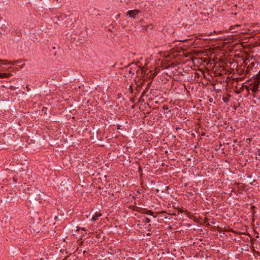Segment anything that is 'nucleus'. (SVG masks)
Masks as SVG:
<instances>
[{
	"mask_svg": "<svg viewBox=\"0 0 260 260\" xmlns=\"http://www.w3.org/2000/svg\"><path fill=\"white\" fill-rule=\"evenodd\" d=\"M249 87L253 92V96L255 97V93L258 90L260 84V75L257 74L254 75L250 79L248 80Z\"/></svg>",
	"mask_w": 260,
	"mask_h": 260,
	"instance_id": "1",
	"label": "nucleus"
},
{
	"mask_svg": "<svg viewBox=\"0 0 260 260\" xmlns=\"http://www.w3.org/2000/svg\"><path fill=\"white\" fill-rule=\"evenodd\" d=\"M140 13L139 10H129L126 12V15L130 17L135 18L136 16Z\"/></svg>",
	"mask_w": 260,
	"mask_h": 260,
	"instance_id": "2",
	"label": "nucleus"
},
{
	"mask_svg": "<svg viewBox=\"0 0 260 260\" xmlns=\"http://www.w3.org/2000/svg\"><path fill=\"white\" fill-rule=\"evenodd\" d=\"M102 216V214L100 213H96L95 215L92 217L91 220L93 221H95L98 218Z\"/></svg>",
	"mask_w": 260,
	"mask_h": 260,
	"instance_id": "3",
	"label": "nucleus"
},
{
	"mask_svg": "<svg viewBox=\"0 0 260 260\" xmlns=\"http://www.w3.org/2000/svg\"><path fill=\"white\" fill-rule=\"evenodd\" d=\"M11 76V74L2 73H0V78H8Z\"/></svg>",
	"mask_w": 260,
	"mask_h": 260,
	"instance_id": "4",
	"label": "nucleus"
},
{
	"mask_svg": "<svg viewBox=\"0 0 260 260\" xmlns=\"http://www.w3.org/2000/svg\"><path fill=\"white\" fill-rule=\"evenodd\" d=\"M231 96V95L229 94L227 95L226 96H223L222 98V101L225 103H227L230 101V98Z\"/></svg>",
	"mask_w": 260,
	"mask_h": 260,
	"instance_id": "5",
	"label": "nucleus"
},
{
	"mask_svg": "<svg viewBox=\"0 0 260 260\" xmlns=\"http://www.w3.org/2000/svg\"><path fill=\"white\" fill-rule=\"evenodd\" d=\"M143 213L144 214H147V215L153 216V217L154 218L156 217L155 216H154L153 212L152 211H151V210H147L146 211L144 212Z\"/></svg>",
	"mask_w": 260,
	"mask_h": 260,
	"instance_id": "6",
	"label": "nucleus"
},
{
	"mask_svg": "<svg viewBox=\"0 0 260 260\" xmlns=\"http://www.w3.org/2000/svg\"><path fill=\"white\" fill-rule=\"evenodd\" d=\"M145 94V91H144L140 96V98L139 99L138 102L140 103H143L144 102V99H143V96Z\"/></svg>",
	"mask_w": 260,
	"mask_h": 260,
	"instance_id": "7",
	"label": "nucleus"
},
{
	"mask_svg": "<svg viewBox=\"0 0 260 260\" xmlns=\"http://www.w3.org/2000/svg\"><path fill=\"white\" fill-rule=\"evenodd\" d=\"M242 87L243 88H245L248 91H249L250 90V88L249 87V83L247 81V84L244 85V84H242Z\"/></svg>",
	"mask_w": 260,
	"mask_h": 260,
	"instance_id": "8",
	"label": "nucleus"
},
{
	"mask_svg": "<svg viewBox=\"0 0 260 260\" xmlns=\"http://www.w3.org/2000/svg\"><path fill=\"white\" fill-rule=\"evenodd\" d=\"M144 219H145L144 222L145 223H149L151 221L150 219L148 217H144Z\"/></svg>",
	"mask_w": 260,
	"mask_h": 260,
	"instance_id": "9",
	"label": "nucleus"
},
{
	"mask_svg": "<svg viewBox=\"0 0 260 260\" xmlns=\"http://www.w3.org/2000/svg\"><path fill=\"white\" fill-rule=\"evenodd\" d=\"M152 28H153V26H152V24H150L146 26V29H149L151 30V29H152Z\"/></svg>",
	"mask_w": 260,
	"mask_h": 260,
	"instance_id": "10",
	"label": "nucleus"
},
{
	"mask_svg": "<svg viewBox=\"0 0 260 260\" xmlns=\"http://www.w3.org/2000/svg\"><path fill=\"white\" fill-rule=\"evenodd\" d=\"M151 82H149V83H148L147 84V86H146V88H145V91H146V90H147L150 88V86H151Z\"/></svg>",
	"mask_w": 260,
	"mask_h": 260,
	"instance_id": "11",
	"label": "nucleus"
},
{
	"mask_svg": "<svg viewBox=\"0 0 260 260\" xmlns=\"http://www.w3.org/2000/svg\"><path fill=\"white\" fill-rule=\"evenodd\" d=\"M20 62V60H16V61H14L13 62H12V63H11V62H9V64H12V65H15V64H16L17 63H18V62Z\"/></svg>",
	"mask_w": 260,
	"mask_h": 260,
	"instance_id": "12",
	"label": "nucleus"
},
{
	"mask_svg": "<svg viewBox=\"0 0 260 260\" xmlns=\"http://www.w3.org/2000/svg\"><path fill=\"white\" fill-rule=\"evenodd\" d=\"M77 231H78V230H79V229H80V228H79V226H77ZM81 229L84 231H86V230L84 228H81Z\"/></svg>",
	"mask_w": 260,
	"mask_h": 260,
	"instance_id": "13",
	"label": "nucleus"
},
{
	"mask_svg": "<svg viewBox=\"0 0 260 260\" xmlns=\"http://www.w3.org/2000/svg\"><path fill=\"white\" fill-rule=\"evenodd\" d=\"M129 90L130 91V92L133 93V87H132L131 85L129 87Z\"/></svg>",
	"mask_w": 260,
	"mask_h": 260,
	"instance_id": "14",
	"label": "nucleus"
},
{
	"mask_svg": "<svg viewBox=\"0 0 260 260\" xmlns=\"http://www.w3.org/2000/svg\"><path fill=\"white\" fill-rule=\"evenodd\" d=\"M162 108L164 110H167L169 109L168 107H166V106H164Z\"/></svg>",
	"mask_w": 260,
	"mask_h": 260,
	"instance_id": "15",
	"label": "nucleus"
},
{
	"mask_svg": "<svg viewBox=\"0 0 260 260\" xmlns=\"http://www.w3.org/2000/svg\"><path fill=\"white\" fill-rule=\"evenodd\" d=\"M12 197L11 196L10 198H9V196H8V198H7V199L6 200V202H7L9 200H12Z\"/></svg>",
	"mask_w": 260,
	"mask_h": 260,
	"instance_id": "16",
	"label": "nucleus"
},
{
	"mask_svg": "<svg viewBox=\"0 0 260 260\" xmlns=\"http://www.w3.org/2000/svg\"><path fill=\"white\" fill-rule=\"evenodd\" d=\"M236 80L237 81H241L242 80V78L239 77L238 78H236Z\"/></svg>",
	"mask_w": 260,
	"mask_h": 260,
	"instance_id": "17",
	"label": "nucleus"
},
{
	"mask_svg": "<svg viewBox=\"0 0 260 260\" xmlns=\"http://www.w3.org/2000/svg\"><path fill=\"white\" fill-rule=\"evenodd\" d=\"M96 237L98 239L100 238H101V235L100 234H98L96 236Z\"/></svg>",
	"mask_w": 260,
	"mask_h": 260,
	"instance_id": "18",
	"label": "nucleus"
},
{
	"mask_svg": "<svg viewBox=\"0 0 260 260\" xmlns=\"http://www.w3.org/2000/svg\"><path fill=\"white\" fill-rule=\"evenodd\" d=\"M19 33V32H14V35H17V36H19V34H18Z\"/></svg>",
	"mask_w": 260,
	"mask_h": 260,
	"instance_id": "19",
	"label": "nucleus"
},
{
	"mask_svg": "<svg viewBox=\"0 0 260 260\" xmlns=\"http://www.w3.org/2000/svg\"><path fill=\"white\" fill-rule=\"evenodd\" d=\"M151 233H147V236H151Z\"/></svg>",
	"mask_w": 260,
	"mask_h": 260,
	"instance_id": "20",
	"label": "nucleus"
},
{
	"mask_svg": "<svg viewBox=\"0 0 260 260\" xmlns=\"http://www.w3.org/2000/svg\"><path fill=\"white\" fill-rule=\"evenodd\" d=\"M120 16H121V15H120V14H118L117 15V18H119V17H120Z\"/></svg>",
	"mask_w": 260,
	"mask_h": 260,
	"instance_id": "21",
	"label": "nucleus"
},
{
	"mask_svg": "<svg viewBox=\"0 0 260 260\" xmlns=\"http://www.w3.org/2000/svg\"><path fill=\"white\" fill-rule=\"evenodd\" d=\"M120 127H121V125H117V128L118 129H120Z\"/></svg>",
	"mask_w": 260,
	"mask_h": 260,
	"instance_id": "22",
	"label": "nucleus"
},
{
	"mask_svg": "<svg viewBox=\"0 0 260 260\" xmlns=\"http://www.w3.org/2000/svg\"><path fill=\"white\" fill-rule=\"evenodd\" d=\"M258 156H260V149L258 150Z\"/></svg>",
	"mask_w": 260,
	"mask_h": 260,
	"instance_id": "23",
	"label": "nucleus"
},
{
	"mask_svg": "<svg viewBox=\"0 0 260 260\" xmlns=\"http://www.w3.org/2000/svg\"><path fill=\"white\" fill-rule=\"evenodd\" d=\"M240 25H238V24H237L235 26V27H239L240 26Z\"/></svg>",
	"mask_w": 260,
	"mask_h": 260,
	"instance_id": "24",
	"label": "nucleus"
},
{
	"mask_svg": "<svg viewBox=\"0 0 260 260\" xmlns=\"http://www.w3.org/2000/svg\"><path fill=\"white\" fill-rule=\"evenodd\" d=\"M139 63H140V62H139V61H137V62L136 63V64L137 65H138Z\"/></svg>",
	"mask_w": 260,
	"mask_h": 260,
	"instance_id": "25",
	"label": "nucleus"
},
{
	"mask_svg": "<svg viewBox=\"0 0 260 260\" xmlns=\"http://www.w3.org/2000/svg\"><path fill=\"white\" fill-rule=\"evenodd\" d=\"M133 63H134V62H132V63H129V64L128 65V66H130V65H131V64H133Z\"/></svg>",
	"mask_w": 260,
	"mask_h": 260,
	"instance_id": "26",
	"label": "nucleus"
},
{
	"mask_svg": "<svg viewBox=\"0 0 260 260\" xmlns=\"http://www.w3.org/2000/svg\"><path fill=\"white\" fill-rule=\"evenodd\" d=\"M251 65H252V66H254V63H253V62H251Z\"/></svg>",
	"mask_w": 260,
	"mask_h": 260,
	"instance_id": "27",
	"label": "nucleus"
},
{
	"mask_svg": "<svg viewBox=\"0 0 260 260\" xmlns=\"http://www.w3.org/2000/svg\"><path fill=\"white\" fill-rule=\"evenodd\" d=\"M131 101H132L133 103H134V100H133V99H131Z\"/></svg>",
	"mask_w": 260,
	"mask_h": 260,
	"instance_id": "28",
	"label": "nucleus"
},
{
	"mask_svg": "<svg viewBox=\"0 0 260 260\" xmlns=\"http://www.w3.org/2000/svg\"><path fill=\"white\" fill-rule=\"evenodd\" d=\"M188 193H189V194L192 195V192H189Z\"/></svg>",
	"mask_w": 260,
	"mask_h": 260,
	"instance_id": "29",
	"label": "nucleus"
},
{
	"mask_svg": "<svg viewBox=\"0 0 260 260\" xmlns=\"http://www.w3.org/2000/svg\"><path fill=\"white\" fill-rule=\"evenodd\" d=\"M2 30L3 31H5V29H3Z\"/></svg>",
	"mask_w": 260,
	"mask_h": 260,
	"instance_id": "30",
	"label": "nucleus"
}]
</instances>
